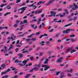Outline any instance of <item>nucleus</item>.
Instances as JSON below:
<instances>
[{"mask_svg":"<svg viewBox=\"0 0 78 78\" xmlns=\"http://www.w3.org/2000/svg\"><path fill=\"white\" fill-rule=\"evenodd\" d=\"M72 50V48H71L69 49H68L66 51V53H68V52H69V51H70V50Z\"/></svg>","mask_w":78,"mask_h":78,"instance_id":"obj_14","label":"nucleus"},{"mask_svg":"<svg viewBox=\"0 0 78 78\" xmlns=\"http://www.w3.org/2000/svg\"><path fill=\"white\" fill-rule=\"evenodd\" d=\"M33 69L34 70H36V71H37L39 70V69H40V67H35Z\"/></svg>","mask_w":78,"mask_h":78,"instance_id":"obj_12","label":"nucleus"},{"mask_svg":"<svg viewBox=\"0 0 78 78\" xmlns=\"http://www.w3.org/2000/svg\"><path fill=\"white\" fill-rule=\"evenodd\" d=\"M6 66V64H2L1 65V67L2 68V69H5V67Z\"/></svg>","mask_w":78,"mask_h":78,"instance_id":"obj_13","label":"nucleus"},{"mask_svg":"<svg viewBox=\"0 0 78 78\" xmlns=\"http://www.w3.org/2000/svg\"><path fill=\"white\" fill-rule=\"evenodd\" d=\"M37 20L35 19L33 20V22H37Z\"/></svg>","mask_w":78,"mask_h":78,"instance_id":"obj_63","label":"nucleus"},{"mask_svg":"<svg viewBox=\"0 0 78 78\" xmlns=\"http://www.w3.org/2000/svg\"><path fill=\"white\" fill-rule=\"evenodd\" d=\"M21 61V60H19L18 59H16L15 61H14V62H16L17 63H20Z\"/></svg>","mask_w":78,"mask_h":78,"instance_id":"obj_11","label":"nucleus"},{"mask_svg":"<svg viewBox=\"0 0 78 78\" xmlns=\"http://www.w3.org/2000/svg\"><path fill=\"white\" fill-rule=\"evenodd\" d=\"M13 48L14 46H13V45L12 44L10 45V47L9 49V50H11V49H13Z\"/></svg>","mask_w":78,"mask_h":78,"instance_id":"obj_19","label":"nucleus"},{"mask_svg":"<svg viewBox=\"0 0 78 78\" xmlns=\"http://www.w3.org/2000/svg\"><path fill=\"white\" fill-rule=\"evenodd\" d=\"M41 3H45V2L44 1H40L39 2L37 3V5H40V4H41Z\"/></svg>","mask_w":78,"mask_h":78,"instance_id":"obj_10","label":"nucleus"},{"mask_svg":"<svg viewBox=\"0 0 78 78\" xmlns=\"http://www.w3.org/2000/svg\"><path fill=\"white\" fill-rule=\"evenodd\" d=\"M55 70V69H52L50 70V71H51V72H54Z\"/></svg>","mask_w":78,"mask_h":78,"instance_id":"obj_47","label":"nucleus"},{"mask_svg":"<svg viewBox=\"0 0 78 78\" xmlns=\"http://www.w3.org/2000/svg\"><path fill=\"white\" fill-rule=\"evenodd\" d=\"M49 44H50V41H47L46 42V44L47 45H49Z\"/></svg>","mask_w":78,"mask_h":78,"instance_id":"obj_31","label":"nucleus"},{"mask_svg":"<svg viewBox=\"0 0 78 78\" xmlns=\"http://www.w3.org/2000/svg\"><path fill=\"white\" fill-rule=\"evenodd\" d=\"M17 55H18V56H20V58H22V56H23V54H18Z\"/></svg>","mask_w":78,"mask_h":78,"instance_id":"obj_24","label":"nucleus"},{"mask_svg":"<svg viewBox=\"0 0 78 78\" xmlns=\"http://www.w3.org/2000/svg\"><path fill=\"white\" fill-rule=\"evenodd\" d=\"M27 23V20H24V22L23 23Z\"/></svg>","mask_w":78,"mask_h":78,"instance_id":"obj_36","label":"nucleus"},{"mask_svg":"<svg viewBox=\"0 0 78 78\" xmlns=\"http://www.w3.org/2000/svg\"><path fill=\"white\" fill-rule=\"evenodd\" d=\"M43 55H44V53L43 52H40L39 54V56H42Z\"/></svg>","mask_w":78,"mask_h":78,"instance_id":"obj_35","label":"nucleus"},{"mask_svg":"<svg viewBox=\"0 0 78 78\" xmlns=\"http://www.w3.org/2000/svg\"><path fill=\"white\" fill-rule=\"evenodd\" d=\"M27 6H28V7H32V6H33V8L34 7L35 8L33 9H35L37 8V6H34V4H32L31 5H27Z\"/></svg>","mask_w":78,"mask_h":78,"instance_id":"obj_7","label":"nucleus"},{"mask_svg":"<svg viewBox=\"0 0 78 78\" xmlns=\"http://www.w3.org/2000/svg\"><path fill=\"white\" fill-rule=\"evenodd\" d=\"M34 35V34H32L31 35L28 36V37H29V38H31L32 36H33Z\"/></svg>","mask_w":78,"mask_h":78,"instance_id":"obj_25","label":"nucleus"},{"mask_svg":"<svg viewBox=\"0 0 78 78\" xmlns=\"http://www.w3.org/2000/svg\"><path fill=\"white\" fill-rule=\"evenodd\" d=\"M35 66H36V67H41V66L40 64L39 65H36Z\"/></svg>","mask_w":78,"mask_h":78,"instance_id":"obj_40","label":"nucleus"},{"mask_svg":"<svg viewBox=\"0 0 78 78\" xmlns=\"http://www.w3.org/2000/svg\"><path fill=\"white\" fill-rule=\"evenodd\" d=\"M63 59L64 58L63 57H61L60 58L58 59L57 62H59V63H61V62H62V59Z\"/></svg>","mask_w":78,"mask_h":78,"instance_id":"obj_6","label":"nucleus"},{"mask_svg":"<svg viewBox=\"0 0 78 78\" xmlns=\"http://www.w3.org/2000/svg\"><path fill=\"white\" fill-rule=\"evenodd\" d=\"M62 11V9H57V11Z\"/></svg>","mask_w":78,"mask_h":78,"instance_id":"obj_49","label":"nucleus"},{"mask_svg":"<svg viewBox=\"0 0 78 78\" xmlns=\"http://www.w3.org/2000/svg\"><path fill=\"white\" fill-rule=\"evenodd\" d=\"M18 25H17V24H16L14 25V27H15V28H16V27H17Z\"/></svg>","mask_w":78,"mask_h":78,"instance_id":"obj_45","label":"nucleus"},{"mask_svg":"<svg viewBox=\"0 0 78 78\" xmlns=\"http://www.w3.org/2000/svg\"><path fill=\"white\" fill-rule=\"evenodd\" d=\"M6 72L5 71V72H2V73L1 75H4V74H5L6 73Z\"/></svg>","mask_w":78,"mask_h":78,"instance_id":"obj_33","label":"nucleus"},{"mask_svg":"<svg viewBox=\"0 0 78 78\" xmlns=\"http://www.w3.org/2000/svg\"><path fill=\"white\" fill-rule=\"evenodd\" d=\"M9 54H12L13 52L12 51H10L9 52Z\"/></svg>","mask_w":78,"mask_h":78,"instance_id":"obj_54","label":"nucleus"},{"mask_svg":"<svg viewBox=\"0 0 78 78\" xmlns=\"http://www.w3.org/2000/svg\"><path fill=\"white\" fill-rule=\"evenodd\" d=\"M11 13V12H7L4 15V16H6L7 15H8V14H10Z\"/></svg>","mask_w":78,"mask_h":78,"instance_id":"obj_21","label":"nucleus"},{"mask_svg":"<svg viewBox=\"0 0 78 78\" xmlns=\"http://www.w3.org/2000/svg\"><path fill=\"white\" fill-rule=\"evenodd\" d=\"M66 76V75H62L60 77V78H63V77H65Z\"/></svg>","mask_w":78,"mask_h":78,"instance_id":"obj_32","label":"nucleus"},{"mask_svg":"<svg viewBox=\"0 0 78 78\" xmlns=\"http://www.w3.org/2000/svg\"><path fill=\"white\" fill-rule=\"evenodd\" d=\"M19 2H20V0H17L16 2V3H19Z\"/></svg>","mask_w":78,"mask_h":78,"instance_id":"obj_43","label":"nucleus"},{"mask_svg":"<svg viewBox=\"0 0 78 78\" xmlns=\"http://www.w3.org/2000/svg\"><path fill=\"white\" fill-rule=\"evenodd\" d=\"M31 41H36V38H32L31 39Z\"/></svg>","mask_w":78,"mask_h":78,"instance_id":"obj_29","label":"nucleus"},{"mask_svg":"<svg viewBox=\"0 0 78 78\" xmlns=\"http://www.w3.org/2000/svg\"><path fill=\"white\" fill-rule=\"evenodd\" d=\"M26 5V2H23L21 5L20 6H25Z\"/></svg>","mask_w":78,"mask_h":78,"instance_id":"obj_34","label":"nucleus"},{"mask_svg":"<svg viewBox=\"0 0 78 78\" xmlns=\"http://www.w3.org/2000/svg\"><path fill=\"white\" fill-rule=\"evenodd\" d=\"M63 33H64H64H66V30H64L63 31Z\"/></svg>","mask_w":78,"mask_h":78,"instance_id":"obj_64","label":"nucleus"},{"mask_svg":"<svg viewBox=\"0 0 78 78\" xmlns=\"http://www.w3.org/2000/svg\"><path fill=\"white\" fill-rule=\"evenodd\" d=\"M77 19V17H74L73 18V22H75V20H76V19Z\"/></svg>","mask_w":78,"mask_h":78,"instance_id":"obj_39","label":"nucleus"},{"mask_svg":"<svg viewBox=\"0 0 78 78\" xmlns=\"http://www.w3.org/2000/svg\"><path fill=\"white\" fill-rule=\"evenodd\" d=\"M11 78H18V76L16 75L14 76V77H12Z\"/></svg>","mask_w":78,"mask_h":78,"instance_id":"obj_51","label":"nucleus"},{"mask_svg":"<svg viewBox=\"0 0 78 78\" xmlns=\"http://www.w3.org/2000/svg\"><path fill=\"white\" fill-rule=\"evenodd\" d=\"M16 46L17 47H21V46H20V45L19 44H16Z\"/></svg>","mask_w":78,"mask_h":78,"instance_id":"obj_42","label":"nucleus"},{"mask_svg":"<svg viewBox=\"0 0 78 78\" xmlns=\"http://www.w3.org/2000/svg\"><path fill=\"white\" fill-rule=\"evenodd\" d=\"M59 35V34L57 33L55 34V36L56 37H58Z\"/></svg>","mask_w":78,"mask_h":78,"instance_id":"obj_28","label":"nucleus"},{"mask_svg":"<svg viewBox=\"0 0 78 78\" xmlns=\"http://www.w3.org/2000/svg\"><path fill=\"white\" fill-rule=\"evenodd\" d=\"M33 16H34V14H31L30 15V17H33Z\"/></svg>","mask_w":78,"mask_h":78,"instance_id":"obj_59","label":"nucleus"},{"mask_svg":"<svg viewBox=\"0 0 78 78\" xmlns=\"http://www.w3.org/2000/svg\"><path fill=\"white\" fill-rule=\"evenodd\" d=\"M10 71V69L9 68L6 71V72H9Z\"/></svg>","mask_w":78,"mask_h":78,"instance_id":"obj_53","label":"nucleus"},{"mask_svg":"<svg viewBox=\"0 0 78 78\" xmlns=\"http://www.w3.org/2000/svg\"><path fill=\"white\" fill-rule=\"evenodd\" d=\"M31 74H26V76H25V78H29V76H31Z\"/></svg>","mask_w":78,"mask_h":78,"instance_id":"obj_18","label":"nucleus"},{"mask_svg":"<svg viewBox=\"0 0 78 78\" xmlns=\"http://www.w3.org/2000/svg\"><path fill=\"white\" fill-rule=\"evenodd\" d=\"M11 39H12V41H13V40H15V39H14V38H13V37L11 36Z\"/></svg>","mask_w":78,"mask_h":78,"instance_id":"obj_57","label":"nucleus"},{"mask_svg":"<svg viewBox=\"0 0 78 78\" xmlns=\"http://www.w3.org/2000/svg\"><path fill=\"white\" fill-rule=\"evenodd\" d=\"M29 60H30V59L28 58L27 60L25 59L24 60V61H23L22 62L24 64L23 65V66H25V65H26V64H27V62Z\"/></svg>","mask_w":78,"mask_h":78,"instance_id":"obj_5","label":"nucleus"},{"mask_svg":"<svg viewBox=\"0 0 78 78\" xmlns=\"http://www.w3.org/2000/svg\"><path fill=\"white\" fill-rule=\"evenodd\" d=\"M10 69H12V70L13 71H14V70H16V68H14L12 67H10Z\"/></svg>","mask_w":78,"mask_h":78,"instance_id":"obj_30","label":"nucleus"},{"mask_svg":"<svg viewBox=\"0 0 78 78\" xmlns=\"http://www.w3.org/2000/svg\"><path fill=\"white\" fill-rule=\"evenodd\" d=\"M43 35H41L39 37V39H41L42 37H43Z\"/></svg>","mask_w":78,"mask_h":78,"instance_id":"obj_48","label":"nucleus"},{"mask_svg":"<svg viewBox=\"0 0 78 78\" xmlns=\"http://www.w3.org/2000/svg\"><path fill=\"white\" fill-rule=\"evenodd\" d=\"M45 67L44 68V71H46V70H48L50 67V66H47L46 65H44L42 66V67Z\"/></svg>","mask_w":78,"mask_h":78,"instance_id":"obj_1","label":"nucleus"},{"mask_svg":"<svg viewBox=\"0 0 78 78\" xmlns=\"http://www.w3.org/2000/svg\"><path fill=\"white\" fill-rule=\"evenodd\" d=\"M64 11H65L66 12L67 14H69V12H68V11L67 10V9H64Z\"/></svg>","mask_w":78,"mask_h":78,"instance_id":"obj_26","label":"nucleus"},{"mask_svg":"<svg viewBox=\"0 0 78 78\" xmlns=\"http://www.w3.org/2000/svg\"><path fill=\"white\" fill-rule=\"evenodd\" d=\"M5 6V5H4V4H2L1 5L0 7L1 8H3V6Z\"/></svg>","mask_w":78,"mask_h":78,"instance_id":"obj_55","label":"nucleus"},{"mask_svg":"<svg viewBox=\"0 0 78 78\" xmlns=\"http://www.w3.org/2000/svg\"><path fill=\"white\" fill-rule=\"evenodd\" d=\"M15 51L16 52H18V51H19V48H16L15 49Z\"/></svg>","mask_w":78,"mask_h":78,"instance_id":"obj_46","label":"nucleus"},{"mask_svg":"<svg viewBox=\"0 0 78 78\" xmlns=\"http://www.w3.org/2000/svg\"><path fill=\"white\" fill-rule=\"evenodd\" d=\"M43 10V9H41L40 10L38 11L37 12L38 14H40V13H41V12H42Z\"/></svg>","mask_w":78,"mask_h":78,"instance_id":"obj_23","label":"nucleus"},{"mask_svg":"<svg viewBox=\"0 0 78 78\" xmlns=\"http://www.w3.org/2000/svg\"><path fill=\"white\" fill-rule=\"evenodd\" d=\"M71 50L72 51L70 52V53H73V52H75V51H76L75 49H73V50L72 49Z\"/></svg>","mask_w":78,"mask_h":78,"instance_id":"obj_27","label":"nucleus"},{"mask_svg":"<svg viewBox=\"0 0 78 78\" xmlns=\"http://www.w3.org/2000/svg\"><path fill=\"white\" fill-rule=\"evenodd\" d=\"M49 32H53V29H51V30H49Z\"/></svg>","mask_w":78,"mask_h":78,"instance_id":"obj_58","label":"nucleus"},{"mask_svg":"<svg viewBox=\"0 0 78 78\" xmlns=\"http://www.w3.org/2000/svg\"><path fill=\"white\" fill-rule=\"evenodd\" d=\"M61 22V20H58V21H55V22H59V23H60Z\"/></svg>","mask_w":78,"mask_h":78,"instance_id":"obj_50","label":"nucleus"},{"mask_svg":"<svg viewBox=\"0 0 78 78\" xmlns=\"http://www.w3.org/2000/svg\"><path fill=\"white\" fill-rule=\"evenodd\" d=\"M27 8V7H23L21 8V9H19V10H22V11H25L26 10V9Z\"/></svg>","mask_w":78,"mask_h":78,"instance_id":"obj_9","label":"nucleus"},{"mask_svg":"<svg viewBox=\"0 0 78 78\" xmlns=\"http://www.w3.org/2000/svg\"><path fill=\"white\" fill-rule=\"evenodd\" d=\"M46 17H51V16L50 15H47L46 16Z\"/></svg>","mask_w":78,"mask_h":78,"instance_id":"obj_56","label":"nucleus"},{"mask_svg":"<svg viewBox=\"0 0 78 78\" xmlns=\"http://www.w3.org/2000/svg\"><path fill=\"white\" fill-rule=\"evenodd\" d=\"M75 35H71L70 36V37H75Z\"/></svg>","mask_w":78,"mask_h":78,"instance_id":"obj_52","label":"nucleus"},{"mask_svg":"<svg viewBox=\"0 0 78 78\" xmlns=\"http://www.w3.org/2000/svg\"><path fill=\"white\" fill-rule=\"evenodd\" d=\"M44 41H42L41 42H40V44H41L42 46H44Z\"/></svg>","mask_w":78,"mask_h":78,"instance_id":"obj_20","label":"nucleus"},{"mask_svg":"<svg viewBox=\"0 0 78 78\" xmlns=\"http://www.w3.org/2000/svg\"><path fill=\"white\" fill-rule=\"evenodd\" d=\"M67 75L68 76H72V75L69 73Z\"/></svg>","mask_w":78,"mask_h":78,"instance_id":"obj_61","label":"nucleus"},{"mask_svg":"<svg viewBox=\"0 0 78 78\" xmlns=\"http://www.w3.org/2000/svg\"><path fill=\"white\" fill-rule=\"evenodd\" d=\"M45 61L44 63V64H47L48 62V59L47 58H45Z\"/></svg>","mask_w":78,"mask_h":78,"instance_id":"obj_15","label":"nucleus"},{"mask_svg":"<svg viewBox=\"0 0 78 78\" xmlns=\"http://www.w3.org/2000/svg\"><path fill=\"white\" fill-rule=\"evenodd\" d=\"M30 59L31 61H32V60H34V58L33 57V56H31L30 57Z\"/></svg>","mask_w":78,"mask_h":78,"instance_id":"obj_41","label":"nucleus"},{"mask_svg":"<svg viewBox=\"0 0 78 78\" xmlns=\"http://www.w3.org/2000/svg\"><path fill=\"white\" fill-rule=\"evenodd\" d=\"M4 48L5 49V50H4V49H2L1 50V52H2V51H4V53H7V49H6L7 48V47H6V46H4Z\"/></svg>","mask_w":78,"mask_h":78,"instance_id":"obj_2","label":"nucleus"},{"mask_svg":"<svg viewBox=\"0 0 78 78\" xmlns=\"http://www.w3.org/2000/svg\"><path fill=\"white\" fill-rule=\"evenodd\" d=\"M23 27H21L20 28V31H22V30H23Z\"/></svg>","mask_w":78,"mask_h":78,"instance_id":"obj_62","label":"nucleus"},{"mask_svg":"<svg viewBox=\"0 0 78 78\" xmlns=\"http://www.w3.org/2000/svg\"><path fill=\"white\" fill-rule=\"evenodd\" d=\"M71 30L70 29H68L66 30V34H67L69 33V31H70Z\"/></svg>","mask_w":78,"mask_h":78,"instance_id":"obj_22","label":"nucleus"},{"mask_svg":"<svg viewBox=\"0 0 78 78\" xmlns=\"http://www.w3.org/2000/svg\"><path fill=\"white\" fill-rule=\"evenodd\" d=\"M66 16V13L64 12L63 14L60 15V16L61 17H65Z\"/></svg>","mask_w":78,"mask_h":78,"instance_id":"obj_16","label":"nucleus"},{"mask_svg":"<svg viewBox=\"0 0 78 78\" xmlns=\"http://www.w3.org/2000/svg\"><path fill=\"white\" fill-rule=\"evenodd\" d=\"M71 25H72V23H70V24L65 25L64 26V27H69V26H70Z\"/></svg>","mask_w":78,"mask_h":78,"instance_id":"obj_17","label":"nucleus"},{"mask_svg":"<svg viewBox=\"0 0 78 78\" xmlns=\"http://www.w3.org/2000/svg\"><path fill=\"white\" fill-rule=\"evenodd\" d=\"M55 2V0H51L48 3L46 4V5H50V4H51V3H53V2Z\"/></svg>","mask_w":78,"mask_h":78,"instance_id":"obj_8","label":"nucleus"},{"mask_svg":"<svg viewBox=\"0 0 78 78\" xmlns=\"http://www.w3.org/2000/svg\"><path fill=\"white\" fill-rule=\"evenodd\" d=\"M18 65H19V66H23V64L20 63H18Z\"/></svg>","mask_w":78,"mask_h":78,"instance_id":"obj_60","label":"nucleus"},{"mask_svg":"<svg viewBox=\"0 0 78 78\" xmlns=\"http://www.w3.org/2000/svg\"><path fill=\"white\" fill-rule=\"evenodd\" d=\"M51 17H55V15H56V12H55L53 11L51 12Z\"/></svg>","mask_w":78,"mask_h":78,"instance_id":"obj_3","label":"nucleus"},{"mask_svg":"<svg viewBox=\"0 0 78 78\" xmlns=\"http://www.w3.org/2000/svg\"><path fill=\"white\" fill-rule=\"evenodd\" d=\"M34 25H35V24H34V25L31 24L30 25V26H31V27H32L33 28H34Z\"/></svg>","mask_w":78,"mask_h":78,"instance_id":"obj_44","label":"nucleus"},{"mask_svg":"<svg viewBox=\"0 0 78 78\" xmlns=\"http://www.w3.org/2000/svg\"><path fill=\"white\" fill-rule=\"evenodd\" d=\"M30 41V39H26V41L27 42V43H28L29 42V41Z\"/></svg>","mask_w":78,"mask_h":78,"instance_id":"obj_38","label":"nucleus"},{"mask_svg":"<svg viewBox=\"0 0 78 78\" xmlns=\"http://www.w3.org/2000/svg\"><path fill=\"white\" fill-rule=\"evenodd\" d=\"M73 5L74 6V8L73 7V10H75V9H76L77 8H78V6H77V5H76V4L73 3Z\"/></svg>","mask_w":78,"mask_h":78,"instance_id":"obj_4","label":"nucleus"},{"mask_svg":"<svg viewBox=\"0 0 78 78\" xmlns=\"http://www.w3.org/2000/svg\"><path fill=\"white\" fill-rule=\"evenodd\" d=\"M7 9H11V7H10V5H8L7 6Z\"/></svg>","mask_w":78,"mask_h":78,"instance_id":"obj_37","label":"nucleus"}]
</instances>
